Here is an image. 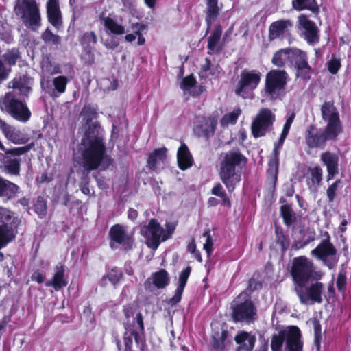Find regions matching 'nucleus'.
Listing matches in <instances>:
<instances>
[{"instance_id":"44","label":"nucleus","mask_w":351,"mask_h":351,"mask_svg":"<svg viewBox=\"0 0 351 351\" xmlns=\"http://www.w3.org/2000/svg\"><path fill=\"white\" fill-rule=\"evenodd\" d=\"M308 172L310 174L308 179L311 181V184L313 186L320 185L322 180V169L319 165H315L313 167H308Z\"/></svg>"},{"instance_id":"28","label":"nucleus","mask_w":351,"mask_h":351,"mask_svg":"<svg viewBox=\"0 0 351 351\" xmlns=\"http://www.w3.org/2000/svg\"><path fill=\"white\" fill-rule=\"evenodd\" d=\"M177 161L179 168L182 171L190 168L193 164L192 154L184 143H181L178 149Z\"/></svg>"},{"instance_id":"56","label":"nucleus","mask_w":351,"mask_h":351,"mask_svg":"<svg viewBox=\"0 0 351 351\" xmlns=\"http://www.w3.org/2000/svg\"><path fill=\"white\" fill-rule=\"evenodd\" d=\"M15 217L10 210L0 206V223L10 224Z\"/></svg>"},{"instance_id":"1","label":"nucleus","mask_w":351,"mask_h":351,"mask_svg":"<svg viewBox=\"0 0 351 351\" xmlns=\"http://www.w3.org/2000/svg\"><path fill=\"white\" fill-rule=\"evenodd\" d=\"M247 163V157L239 148L232 149L224 154L220 162L219 176L229 193L234 191L241 180V176L236 168L242 169Z\"/></svg>"},{"instance_id":"14","label":"nucleus","mask_w":351,"mask_h":351,"mask_svg":"<svg viewBox=\"0 0 351 351\" xmlns=\"http://www.w3.org/2000/svg\"><path fill=\"white\" fill-rule=\"evenodd\" d=\"M322 119L327 122L326 126L339 133L343 132V126L339 118V114L334 105L333 101H324L321 108Z\"/></svg>"},{"instance_id":"3","label":"nucleus","mask_w":351,"mask_h":351,"mask_svg":"<svg viewBox=\"0 0 351 351\" xmlns=\"http://www.w3.org/2000/svg\"><path fill=\"white\" fill-rule=\"evenodd\" d=\"M0 109L2 112L23 123L28 121L32 115L25 101L21 99L15 90L8 91L0 97Z\"/></svg>"},{"instance_id":"39","label":"nucleus","mask_w":351,"mask_h":351,"mask_svg":"<svg viewBox=\"0 0 351 351\" xmlns=\"http://www.w3.org/2000/svg\"><path fill=\"white\" fill-rule=\"evenodd\" d=\"M295 114L292 113L286 120L285 123L283 125V128L282 132L280 134V138L277 142L274 143V149L280 151L282 147L283 146L284 142L289 134V132L291 128V125L294 120Z\"/></svg>"},{"instance_id":"11","label":"nucleus","mask_w":351,"mask_h":351,"mask_svg":"<svg viewBox=\"0 0 351 351\" xmlns=\"http://www.w3.org/2000/svg\"><path fill=\"white\" fill-rule=\"evenodd\" d=\"M276 120L275 114L267 108H261L251 124V133L255 138L265 136Z\"/></svg>"},{"instance_id":"53","label":"nucleus","mask_w":351,"mask_h":351,"mask_svg":"<svg viewBox=\"0 0 351 351\" xmlns=\"http://www.w3.org/2000/svg\"><path fill=\"white\" fill-rule=\"evenodd\" d=\"M313 73L312 67L306 63L304 65L296 69V76L304 80H308L311 78V74Z\"/></svg>"},{"instance_id":"5","label":"nucleus","mask_w":351,"mask_h":351,"mask_svg":"<svg viewBox=\"0 0 351 351\" xmlns=\"http://www.w3.org/2000/svg\"><path fill=\"white\" fill-rule=\"evenodd\" d=\"M291 274L295 287H305L308 282L322 278V274L315 270L312 261L305 256H300L293 259Z\"/></svg>"},{"instance_id":"22","label":"nucleus","mask_w":351,"mask_h":351,"mask_svg":"<svg viewBox=\"0 0 351 351\" xmlns=\"http://www.w3.org/2000/svg\"><path fill=\"white\" fill-rule=\"evenodd\" d=\"M170 282L169 273L165 269L152 274V278H148L144 282V287L147 291H152V285L157 289L166 287Z\"/></svg>"},{"instance_id":"13","label":"nucleus","mask_w":351,"mask_h":351,"mask_svg":"<svg viewBox=\"0 0 351 351\" xmlns=\"http://www.w3.org/2000/svg\"><path fill=\"white\" fill-rule=\"evenodd\" d=\"M163 232V228L155 218L151 219L148 224L141 229V234L147 239L149 247L152 249H157L162 242Z\"/></svg>"},{"instance_id":"57","label":"nucleus","mask_w":351,"mask_h":351,"mask_svg":"<svg viewBox=\"0 0 351 351\" xmlns=\"http://www.w3.org/2000/svg\"><path fill=\"white\" fill-rule=\"evenodd\" d=\"M341 183V180L338 179L328 186L326 190V195L330 202L334 201L336 197V192L337 191L339 184Z\"/></svg>"},{"instance_id":"60","label":"nucleus","mask_w":351,"mask_h":351,"mask_svg":"<svg viewBox=\"0 0 351 351\" xmlns=\"http://www.w3.org/2000/svg\"><path fill=\"white\" fill-rule=\"evenodd\" d=\"M340 67H341L340 60L337 58H332L328 62V70L332 75L337 74L338 73Z\"/></svg>"},{"instance_id":"45","label":"nucleus","mask_w":351,"mask_h":351,"mask_svg":"<svg viewBox=\"0 0 351 351\" xmlns=\"http://www.w3.org/2000/svg\"><path fill=\"white\" fill-rule=\"evenodd\" d=\"M276 242L281 247V250L284 253L289 248L290 242L288 237L285 235L282 230L278 227H276Z\"/></svg>"},{"instance_id":"62","label":"nucleus","mask_w":351,"mask_h":351,"mask_svg":"<svg viewBox=\"0 0 351 351\" xmlns=\"http://www.w3.org/2000/svg\"><path fill=\"white\" fill-rule=\"evenodd\" d=\"M204 236L206 237V243L204 245V248L206 250L208 256H210L213 252V239L210 234V231H206L204 233Z\"/></svg>"},{"instance_id":"32","label":"nucleus","mask_w":351,"mask_h":351,"mask_svg":"<svg viewBox=\"0 0 351 351\" xmlns=\"http://www.w3.org/2000/svg\"><path fill=\"white\" fill-rule=\"evenodd\" d=\"M79 41L82 47L92 56L91 60L88 62L89 64H92L94 63V58L92 53V50L97 43V37L96 34L93 31L85 32L79 38Z\"/></svg>"},{"instance_id":"21","label":"nucleus","mask_w":351,"mask_h":351,"mask_svg":"<svg viewBox=\"0 0 351 351\" xmlns=\"http://www.w3.org/2000/svg\"><path fill=\"white\" fill-rule=\"evenodd\" d=\"M321 161L326 167V181L332 180L339 173V157L330 152H325L321 154Z\"/></svg>"},{"instance_id":"19","label":"nucleus","mask_w":351,"mask_h":351,"mask_svg":"<svg viewBox=\"0 0 351 351\" xmlns=\"http://www.w3.org/2000/svg\"><path fill=\"white\" fill-rule=\"evenodd\" d=\"M293 24L289 19H280L271 23L269 27V40L273 41L276 39L282 40L289 34V28Z\"/></svg>"},{"instance_id":"54","label":"nucleus","mask_w":351,"mask_h":351,"mask_svg":"<svg viewBox=\"0 0 351 351\" xmlns=\"http://www.w3.org/2000/svg\"><path fill=\"white\" fill-rule=\"evenodd\" d=\"M41 38L46 43L58 45L60 43V37L54 34L49 28L42 34Z\"/></svg>"},{"instance_id":"41","label":"nucleus","mask_w":351,"mask_h":351,"mask_svg":"<svg viewBox=\"0 0 351 351\" xmlns=\"http://www.w3.org/2000/svg\"><path fill=\"white\" fill-rule=\"evenodd\" d=\"M290 62L295 69L308 62V57L305 52L300 49H292Z\"/></svg>"},{"instance_id":"30","label":"nucleus","mask_w":351,"mask_h":351,"mask_svg":"<svg viewBox=\"0 0 351 351\" xmlns=\"http://www.w3.org/2000/svg\"><path fill=\"white\" fill-rule=\"evenodd\" d=\"M47 14L49 22L54 27L62 23L61 12L58 0H48L47 3Z\"/></svg>"},{"instance_id":"27","label":"nucleus","mask_w":351,"mask_h":351,"mask_svg":"<svg viewBox=\"0 0 351 351\" xmlns=\"http://www.w3.org/2000/svg\"><path fill=\"white\" fill-rule=\"evenodd\" d=\"M19 191L20 188L17 184L0 176V197L10 201L17 196Z\"/></svg>"},{"instance_id":"34","label":"nucleus","mask_w":351,"mask_h":351,"mask_svg":"<svg viewBox=\"0 0 351 351\" xmlns=\"http://www.w3.org/2000/svg\"><path fill=\"white\" fill-rule=\"evenodd\" d=\"M279 155L280 151L273 149L267 164V176L268 179H271L274 182H276L279 167Z\"/></svg>"},{"instance_id":"25","label":"nucleus","mask_w":351,"mask_h":351,"mask_svg":"<svg viewBox=\"0 0 351 351\" xmlns=\"http://www.w3.org/2000/svg\"><path fill=\"white\" fill-rule=\"evenodd\" d=\"M0 130L5 137L15 145L26 143L28 140L25 137H21L20 131L15 130L1 119H0Z\"/></svg>"},{"instance_id":"37","label":"nucleus","mask_w":351,"mask_h":351,"mask_svg":"<svg viewBox=\"0 0 351 351\" xmlns=\"http://www.w3.org/2000/svg\"><path fill=\"white\" fill-rule=\"evenodd\" d=\"M280 216L287 227H290L297 221L295 213L290 204L282 205L280 208Z\"/></svg>"},{"instance_id":"15","label":"nucleus","mask_w":351,"mask_h":351,"mask_svg":"<svg viewBox=\"0 0 351 351\" xmlns=\"http://www.w3.org/2000/svg\"><path fill=\"white\" fill-rule=\"evenodd\" d=\"M217 121L211 117L199 116L194 122L193 133L199 138L209 140L215 134Z\"/></svg>"},{"instance_id":"64","label":"nucleus","mask_w":351,"mask_h":351,"mask_svg":"<svg viewBox=\"0 0 351 351\" xmlns=\"http://www.w3.org/2000/svg\"><path fill=\"white\" fill-rule=\"evenodd\" d=\"M136 322L138 326L139 331L138 332L141 335L142 337H145V326L143 315L141 312H138L136 314Z\"/></svg>"},{"instance_id":"8","label":"nucleus","mask_w":351,"mask_h":351,"mask_svg":"<svg viewBox=\"0 0 351 351\" xmlns=\"http://www.w3.org/2000/svg\"><path fill=\"white\" fill-rule=\"evenodd\" d=\"M339 134L327 126L322 130L315 124H311L304 132L305 143L309 149H324L328 141H336Z\"/></svg>"},{"instance_id":"47","label":"nucleus","mask_w":351,"mask_h":351,"mask_svg":"<svg viewBox=\"0 0 351 351\" xmlns=\"http://www.w3.org/2000/svg\"><path fill=\"white\" fill-rule=\"evenodd\" d=\"M47 201L43 196L36 198L34 205V210L40 219H43L47 215Z\"/></svg>"},{"instance_id":"48","label":"nucleus","mask_w":351,"mask_h":351,"mask_svg":"<svg viewBox=\"0 0 351 351\" xmlns=\"http://www.w3.org/2000/svg\"><path fill=\"white\" fill-rule=\"evenodd\" d=\"M241 114V110L239 108L234 109L232 112L227 113L222 117L221 124L223 126L229 124L235 125Z\"/></svg>"},{"instance_id":"12","label":"nucleus","mask_w":351,"mask_h":351,"mask_svg":"<svg viewBox=\"0 0 351 351\" xmlns=\"http://www.w3.org/2000/svg\"><path fill=\"white\" fill-rule=\"evenodd\" d=\"M261 73L256 70L246 71L243 70L240 75L235 88V94L238 96L245 97V94L248 91L254 90L256 88L261 82Z\"/></svg>"},{"instance_id":"2","label":"nucleus","mask_w":351,"mask_h":351,"mask_svg":"<svg viewBox=\"0 0 351 351\" xmlns=\"http://www.w3.org/2000/svg\"><path fill=\"white\" fill-rule=\"evenodd\" d=\"M230 317L234 323L254 324L258 319V308L252 296L239 294L230 304Z\"/></svg>"},{"instance_id":"20","label":"nucleus","mask_w":351,"mask_h":351,"mask_svg":"<svg viewBox=\"0 0 351 351\" xmlns=\"http://www.w3.org/2000/svg\"><path fill=\"white\" fill-rule=\"evenodd\" d=\"M234 341L238 345L235 351H252L256 337L252 332L239 330L234 337Z\"/></svg>"},{"instance_id":"55","label":"nucleus","mask_w":351,"mask_h":351,"mask_svg":"<svg viewBox=\"0 0 351 351\" xmlns=\"http://www.w3.org/2000/svg\"><path fill=\"white\" fill-rule=\"evenodd\" d=\"M197 84V80L193 74H190L184 77L181 83H180V88L184 91L189 90L190 88L195 86Z\"/></svg>"},{"instance_id":"43","label":"nucleus","mask_w":351,"mask_h":351,"mask_svg":"<svg viewBox=\"0 0 351 351\" xmlns=\"http://www.w3.org/2000/svg\"><path fill=\"white\" fill-rule=\"evenodd\" d=\"M10 87L12 88V90H18L21 95H23L27 96L31 88L27 86V84L26 83L25 80L23 79L21 77H19V78H14L10 82Z\"/></svg>"},{"instance_id":"36","label":"nucleus","mask_w":351,"mask_h":351,"mask_svg":"<svg viewBox=\"0 0 351 351\" xmlns=\"http://www.w3.org/2000/svg\"><path fill=\"white\" fill-rule=\"evenodd\" d=\"M292 49L289 48L280 49L276 51L271 60L273 64L278 68L285 66L287 60H290Z\"/></svg>"},{"instance_id":"24","label":"nucleus","mask_w":351,"mask_h":351,"mask_svg":"<svg viewBox=\"0 0 351 351\" xmlns=\"http://www.w3.org/2000/svg\"><path fill=\"white\" fill-rule=\"evenodd\" d=\"M298 22L305 30V36L306 40L310 43H314L318 41L319 36L317 33V28L315 23L308 19V16L305 14H301L298 17Z\"/></svg>"},{"instance_id":"18","label":"nucleus","mask_w":351,"mask_h":351,"mask_svg":"<svg viewBox=\"0 0 351 351\" xmlns=\"http://www.w3.org/2000/svg\"><path fill=\"white\" fill-rule=\"evenodd\" d=\"M21 221L14 217L10 224L0 223V250L15 239Z\"/></svg>"},{"instance_id":"58","label":"nucleus","mask_w":351,"mask_h":351,"mask_svg":"<svg viewBox=\"0 0 351 351\" xmlns=\"http://www.w3.org/2000/svg\"><path fill=\"white\" fill-rule=\"evenodd\" d=\"M313 329H314V336H315V343L319 346L320 339L322 337L321 331H322V326L319 323V321L317 319H314L313 320Z\"/></svg>"},{"instance_id":"7","label":"nucleus","mask_w":351,"mask_h":351,"mask_svg":"<svg viewBox=\"0 0 351 351\" xmlns=\"http://www.w3.org/2000/svg\"><path fill=\"white\" fill-rule=\"evenodd\" d=\"M14 12L26 27L36 30L41 25L39 5L36 0H16Z\"/></svg>"},{"instance_id":"40","label":"nucleus","mask_w":351,"mask_h":351,"mask_svg":"<svg viewBox=\"0 0 351 351\" xmlns=\"http://www.w3.org/2000/svg\"><path fill=\"white\" fill-rule=\"evenodd\" d=\"M2 58L6 64L13 66L21 58V53L18 47H12L7 49Z\"/></svg>"},{"instance_id":"9","label":"nucleus","mask_w":351,"mask_h":351,"mask_svg":"<svg viewBox=\"0 0 351 351\" xmlns=\"http://www.w3.org/2000/svg\"><path fill=\"white\" fill-rule=\"evenodd\" d=\"M288 73L285 70L272 69L265 77L264 91L267 97L271 100L280 99L285 94Z\"/></svg>"},{"instance_id":"49","label":"nucleus","mask_w":351,"mask_h":351,"mask_svg":"<svg viewBox=\"0 0 351 351\" xmlns=\"http://www.w3.org/2000/svg\"><path fill=\"white\" fill-rule=\"evenodd\" d=\"M123 276V273L121 268L113 267L106 276L103 278H107L108 280L114 285H117Z\"/></svg>"},{"instance_id":"23","label":"nucleus","mask_w":351,"mask_h":351,"mask_svg":"<svg viewBox=\"0 0 351 351\" xmlns=\"http://www.w3.org/2000/svg\"><path fill=\"white\" fill-rule=\"evenodd\" d=\"M218 1L219 0H206L205 21L206 23V29L205 36L209 34L213 23L216 21L220 14L221 8L218 5Z\"/></svg>"},{"instance_id":"17","label":"nucleus","mask_w":351,"mask_h":351,"mask_svg":"<svg viewBox=\"0 0 351 351\" xmlns=\"http://www.w3.org/2000/svg\"><path fill=\"white\" fill-rule=\"evenodd\" d=\"M304 287H295V292L301 304H307L309 300L319 304L322 302V293L324 291L323 283L316 282L311 284L306 289V293L304 291Z\"/></svg>"},{"instance_id":"4","label":"nucleus","mask_w":351,"mask_h":351,"mask_svg":"<svg viewBox=\"0 0 351 351\" xmlns=\"http://www.w3.org/2000/svg\"><path fill=\"white\" fill-rule=\"evenodd\" d=\"M285 342V351H303V341L300 329L297 326H289L281 330L271 337V349L272 351H282Z\"/></svg>"},{"instance_id":"42","label":"nucleus","mask_w":351,"mask_h":351,"mask_svg":"<svg viewBox=\"0 0 351 351\" xmlns=\"http://www.w3.org/2000/svg\"><path fill=\"white\" fill-rule=\"evenodd\" d=\"M104 21V27L112 34L116 35H122L125 33L123 26L118 24L113 19L107 17L101 18Z\"/></svg>"},{"instance_id":"50","label":"nucleus","mask_w":351,"mask_h":351,"mask_svg":"<svg viewBox=\"0 0 351 351\" xmlns=\"http://www.w3.org/2000/svg\"><path fill=\"white\" fill-rule=\"evenodd\" d=\"M262 288V283L261 281L258 280L256 278H255L254 276H252L251 278L248 280V285L247 288L243 290L241 293L239 294H245V296H251L252 293L257 290Z\"/></svg>"},{"instance_id":"46","label":"nucleus","mask_w":351,"mask_h":351,"mask_svg":"<svg viewBox=\"0 0 351 351\" xmlns=\"http://www.w3.org/2000/svg\"><path fill=\"white\" fill-rule=\"evenodd\" d=\"M82 115L86 124H88L92 121L97 118V108L91 104H85L82 110Z\"/></svg>"},{"instance_id":"51","label":"nucleus","mask_w":351,"mask_h":351,"mask_svg":"<svg viewBox=\"0 0 351 351\" xmlns=\"http://www.w3.org/2000/svg\"><path fill=\"white\" fill-rule=\"evenodd\" d=\"M69 79L66 76L60 75L53 80V84L54 89L60 94L66 91V85L69 82Z\"/></svg>"},{"instance_id":"26","label":"nucleus","mask_w":351,"mask_h":351,"mask_svg":"<svg viewBox=\"0 0 351 351\" xmlns=\"http://www.w3.org/2000/svg\"><path fill=\"white\" fill-rule=\"evenodd\" d=\"M133 338L137 346H139L141 351H144L145 347V337L136 330H132L130 333L125 332L123 335L124 351H133Z\"/></svg>"},{"instance_id":"35","label":"nucleus","mask_w":351,"mask_h":351,"mask_svg":"<svg viewBox=\"0 0 351 351\" xmlns=\"http://www.w3.org/2000/svg\"><path fill=\"white\" fill-rule=\"evenodd\" d=\"M292 7L297 11L307 10L315 14L319 12L316 0H292Z\"/></svg>"},{"instance_id":"10","label":"nucleus","mask_w":351,"mask_h":351,"mask_svg":"<svg viewBox=\"0 0 351 351\" xmlns=\"http://www.w3.org/2000/svg\"><path fill=\"white\" fill-rule=\"evenodd\" d=\"M324 238L311 250V254L318 260L322 261L329 269H333L338 263L339 256L337 250L330 241V236L328 232H325Z\"/></svg>"},{"instance_id":"63","label":"nucleus","mask_w":351,"mask_h":351,"mask_svg":"<svg viewBox=\"0 0 351 351\" xmlns=\"http://www.w3.org/2000/svg\"><path fill=\"white\" fill-rule=\"evenodd\" d=\"M182 293V291L176 289L175 295L167 300V304L172 307L176 306L180 302Z\"/></svg>"},{"instance_id":"16","label":"nucleus","mask_w":351,"mask_h":351,"mask_svg":"<svg viewBox=\"0 0 351 351\" xmlns=\"http://www.w3.org/2000/svg\"><path fill=\"white\" fill-rule=\"evenodd\" d=\"M109 238L110 239L111 247H112V243L122 245L126 252L132 250L133 247L134 239L132 236L127 234L125 228L123 225L119 223L113 225L109 231Z\"/></svg>"},{"instance_id":"61","label":"nucleus","mask_w":351,"mask_h":351,"mask_svg":"<svg viewBox=\"0 0 351 351\" xmlns=\"http://www.w3.org/2000/svg\"><path fill=\"white\" fill-rule=\"evenodd\" d=\"M165 228H166V230H164V232L162 233V242H164V241H167V239H169V238H171V237L172 236V234H173V232L176 230V226L171 223H167L165 224Z\"/></svg>"},{"instance_id":"33","label":"nucleus","mask_w":351,"mask_h":351,"mask_svg":"<svg viewBox=\"0 0 351 351\" xmlns=\"http://www.w3.org/2000/svg\"><path fill=\"white\" fill-rule=\"evenodd\" d=\"M65 268L64 265L56 267V272L51 280L46 282L47 287H53L55 290L58 291L67 285V281L64 278Z\"/></svg>"},{"instance_id":"38","label":"nucleus","mask_w":351,"mask_h":351,"mask_svg":"<svg viewBox=\"0 0 351 351\" xmlns=\"http://www.w3.org/2000/svg\"><path fill=\"white\" fill-rule=\"evenodd\" d=\"M86 125L88 126L85 130L84 136L82 141H84V142H89L96 138L103 139L101 136H99L101 125L98 121L90 122Z\"/></svg>"},{"instance_id":"6","label":"nucleus","mask_w":351,"mask_h":351,"mask_svg":"<svg viewBox=\"0 0 351 351\" xmlns=\"http://www.w3.org/2000/svg\"><path fill=\"white\" fill-rule=\"evenodd\" d=\"M84 149L82 152V162L85 169L88 171L95 170L105 158L106 148L104 139H93L89 142L82 141Z\"/></svg>"},{"instance_id":"31","label":"nucleus","mask_w":351,"mask_h":351,"mask_svg":"<svg viewBox=\"0 0 351 351\" xmlns=\"http://www.w3.org/2000/svg\"><path fill=\"white\" fill-rule=\"evenodd\" d=\"M222 32V26L220 24L216 25L208 39L207 48L212 53H219L222 49L220 45Z\"/></svg>"},{"instance_id":"59","label":"nucleus","mask_w":351,"mask_h":351,"mask_svg":"<svg viewBox=\"0 0 351 351\" xmlns=\"http://www.w3.org/2000/svg\"><path fill=\"white\" fill-rule=\"evenodd\" d=\"M337 287L339 292L343 293L346 288V276L344 272H339L337 276Z\"/></svg>"},{"instance_id":"52","label":"nucleus","mask_w":351,"mask_h":351,"mask_svg":"<svg viewBox=\"0 0 351 351\" xmlns=\"http://www.w3.org/2000/svg\"><path fill=\"white\" fill-rule=\"evenodd\" d=\"M191 272V267L187 266L180 274L177 289L184 291Z\"/></svg>"},{"instance_id":"29","label":"nucleus","mask_w":351,"mask_h":351,"mask_svg":"<svg viewBox=\"0 0 351 351\" xmlns=\"http://www.w3.org/2000/svg\"><path fill=\"white\" fill-rule=\"evenodd\" d=\"M167 149L165 147L155 149L152 152L149 153L147 159V168L152 171H155L157 169V164L159 162L162 163L167 159Z\"/></svg>"}]
</instances>
